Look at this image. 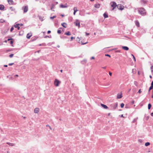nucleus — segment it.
I'll use <instances>...</instances> for the list:
<instances>
[{"label":"nucleus","instance_id":"nucleus-55","mask_svg":"<svg viewBox=\"0 0 153 153\" xmlns=\"http://www.w3.org/2000/svg\"><path fill=\"white\" fill-rule=\"evenodd\" d=\"M61 38H62L66 39V38L67 37H66V36H64V37H61Z\"/></svg>","mask_w":153,"mask_h":153},{"label":"nucleus","instance_id":"nucleus-31","mask_svg":"<svg viewBox=\"0 0 153 153\" xmlns=\"http://www.w3.org/2000/svg\"><path fill=\"white\" fill-rule=\"evenodd\" d=\"M124 105L123 103H122L120 105V106H121V108H123L124 106Z\"/></svg>","mask_w":153,"mask_h":153},{"label":"nucleus","instance_id":"nucleus-9","mask_svg":"<svg viewBox=\"0 0 153 153\" xmlns=\"http://www.w3.org/2000/svg\"><path fill=\"white\" fill-rule=\"evenodd\" d=\"M74 12L73 13L74 15H75L76 14V13L78 11V10L77 9V8L76 7H74Z\"/></svg>","mask_w":153,"mask_h":153},{"label":"nucleus","instance_id":"nucleus-4","mask_svg":"<svg viewBox=\"0 0 153 153\" xmlns=\"http://www.w3.org/2000/svg\"><path fill=\"white\" fill-rule=\"evenodd\" d=\"M112 4L111 5V6L113 7V8L112 10H113L115 7L117 6V5L116 4V3L114 1H113L112 2Z\"/></svg>","mask_w":153,"mask_h":153},{"label":"nucleus","instance_id":"nucleus-41","mask_svg":"<svg viewBox=\"0 0 153 153\" xmlns=\"http://www.w3.org/2000/svg\"><path fill=\"white\" fill-rule=\"evenodd\" d=\"M105 55L106 56H107L109 57H111L110 55H109V54H105Z\"/></svg>","mask_w":153,"mask_h":153},{"label":"nucleus","instance_id":"nucleus-6","mask_svg":"<svg viewBox=\"0 0 153 153\" xmlns=\"http://www.w3.org/2000/svg\"><path fill=\"white\" fill-rule=\"evenodd\" d=\"M68 7V5L66 3L65 4V5L61 4L60 5V7L61 8H67Z\"/></svg>","mask_w":153,"mask_h":153},{"label":"nucleus","instance_id":"nucleus-28","mask_svg":"<svg viewBox=\"0 0 153 153\" xmlns=\"http://www.w3.org/2000/svg\"><path fill=\"white\" fill-rule=\"evenodd\" d=\"M56 16H53L51 17H50V19H54V18H56Z\"/></svg>","mask_w":153,"mask_h":153},{"label":"nucleus","instance_id":"nucleus-33","mask_svg":"<svg viewBox=\"0 0 153 153\" xmlns=\"http://www.w3.org/2000/svg\"><path fill=\"white\" fill-rule=\"evenodd\" d=\"M131 55L133 56V59H134V61H136V59H135V57L134 56V55L132 54H131Z\"/></svg>","mask_w":153,"mask_h":153},{"label":"nucleus","instance_id":"nucleus-29","mask_svg":"<svg viewBox=\"0 0 153 153\" xmlns=\"http://www.w3.org/2000/svg\"><path fill=\"white\" fill-rule=\"evenodd\" d=\"M18 26H19V24H17L14 25V27L15 28H17L18 27Z\"/></svg>","mask_w":153,"mask_h":153},{"label":"nucleus","instance_id":"nucleus-23","mask_svg":"<svg viewBox=\"0 0 153 153\" xmlns=\"http://www.w3.org/2000/svg\"><path fill=\"white\" fill-rule=\"evenodd\" d=\"M38 17L39 19L41 20V21H42L44 20V19H43V18L41 16H38Z\"/></svg>","mask_w":153,"mask_h":153},{"label":"nucleus","instance_id":"nucleus-58","mask_svg":"<svg viewBox=\"0 0 153 153\" xmlns=\"http://www.w3.org/2000/svg\"><path fill=\"white\" fill-rule=\"evenodd\" d=\"M91 59H94V56H92V57H91Z\"/></svg>","mask_w":153,"mask_h":153},{"label":"nucleus","instance_id":"nucleus-59","mask_svg":"<svg viewBox=\"0 0 153 153\" xmlns=\"http://www.w3.org/2000/svg\"><path fill=\"white\" fill-rule=\"evenodd\" d=\"M7 65H4V67H7Z\"/></svg>","mask_w":153,"mask_h":153},{"label":"nucleus","instance_id":"nucleus-32","mask_svg":"<svg viewBox=\"0 0 153 153\" xmlns=\"http://www.w3.org/2000/svg\"><path fill=\"white\" fill-rule=\"evenodd\" d=\"M81 39V38H79V37H77L76 38V41L79 42L80 41V39Z\"/></svg>","mask_w":153,"mask_h":153},{"label":"nucleus","instance_id":"nucleus-53","mask_svg":"<svg viewBox=\"0 0 153 153\" xmlns=\"http://www.w3.org/2000/svg\"><path fill=\"white\" fill-rule=\"evenodd\" d=\"M14 77H18L19 76V75L17 74H16V75H15L14 76Z\"/></svg>","mask_w":153,"mask_h":153},{"label":"nucleus","instance_id":"nucleus-7","mask_svg":"<svg viewBox=\"0 0 153 153\" xmlns=\"http://www.w3.org/2000/svg\"><path fill=\"white\" fill-rule=\"evenodd\" d=\"M76 26L80 27V22L78 20H76L75 22H74Z\"/></svg>","mask_w":153,"mask_h":153},{"label":"nucleus","instance_id":"nucleus-61","mask_svg":"<svg viewBox=\"0 0 153 153\" xmlns=\"http://www.w3.org/2000/svg\"><path fill=\"white\" fill-rule=\"evenodd\" d=\"M106 68V67L105 66V67H102V68L105 69Z\"/></svg>","mask_w":153,"mask_h":153},{"label":"nucleus","instance_id":"nucleus-48","mask_svg":"<svg viewBox=\"0 0 153 153\" xmlns=\"http://www.w3.org/2000/svg\"><path fill=\"white\" fill-rule=\"evenodd\" d=\"M133 91L134 93H135L136 92V91L135 89H134L133 90Z\"/></svg>","mask_w":153,"mask_h":153},{"label":"nucleus","instance_id":"nucleus-19","mask_svg":"<svg viewBox=\"0 0 153 153\" xmlns=\"http://www.w3.org/2000/svg\"><path fill=\"white\" fill-rule=\"evenodd\" d=\"M31 36V34L30 33H28L27 34V38L28 39H29L30 38Z\"/></svg>","mask_w":153,"mask_h":153},{"label":"nucleus","instance_id":"nucleus-10","mask_svg":"<svg viewBox=\"0 0 153 153\" xmlns=\"http://www.w3.org/2000/svg\"><path fill=\"white\" fill-rule=\"evenodd\" d=\"M39 111V109L38 108H36L34 110V112L35 113H37Z\"/></svg>","mask_w":153,"mask_h":153},{"label":"nucleus","instance_id":"nucleus-3","mask_svg":"<svg viewBox=\"0 0 153 153\" xmlns=\"http://www.w3.org/2000/svg\"><path fill=\"white\" fill-rule=\"evenodd\" d=\"M22 10H23L24 13H26L28 10V7L27 6H23L22 7Z\"/></svg>","mask_w":153,"mask_h":153},{"label":"nucleus","instance_id":"nucleus-47","mask_svg":"<svg viewBox=\"0 0 153 153\" xmlns=\"http://www.w3.org/2000/svg\"><path fill=\"white\" fill-rule=\"evenodd\" d=\"M10 44H12L13 43V41L11 40L10 42Z\"/></svg>","mask_w":153,"mask_h":153},{"label":"nucleus","instance_id":"nucleus-13","mask_svg":"<svg viewBox=\"0 0 153 153\" xmlns=\"http://www.w3.org/2000/svg\"><path fill=\"white\" fill-rule=\"evenodd\" d=\"M94 7H95L99 8L100 7V4H97L95 5Z\"/></svg>","mask_w":153,"mask_h":153},{"label":"nucleus","instance_id":"nucleus-18","mask_svg":"<svg viewBox=\"0 0 153 153\" xmlns=\"http://www.w3.org/2000/svg\"><path fill=\"white\" fill-rule=\"evenodd\" d=\"M135 24H136V25L137 27H139V26H140L139 23L138 21H137V20L136 21H135Z\"/></svg>","mask_w":153,"mask_h":153},{"label":"nucleus","instance_id":"nucleus-17","mask_svg":"<svg viewBox=\"0 0 153 153\" xmlns=\"http://www.w3.org/2000/svg\"><path fill=\"white\" fill-rule=\"evenodd\" d=\"M64 27L66 28L67 27V24L64 22L61 24Z\"/></svg>","mask_w":153,"mask_h":153},{"label":"nucleus","instance_id":"nucleus-15","mask_svg":"<svg viewBox=\"0 0 153 153\" xmlns=\"http://www.w3.org/2000/svg\"><path fill=\"white\" fill-rule=\"evenodd\" d=\"M122 48L125 50H126V51H128V50L129 49V48H128V47H127V46H123L122 47Z\"/></svg>","mask_w":153,"mask_h":153},{"label":"nucleus","instance_id":"nucleus-56","mask_svg":"<svg viewBox=\"0 0 153 153\" xmlns=\"http://www.w3.org/2000/svg\"><path fill=\"white\" fill-rule=\"evenodd\" d=\"M18 30H19L20 29V27L19 26H18V27H17Z\"/></svg>","mask_w":153,"mask_h":153},{"label":"nucleus","instance_id":"nucleus-39","mask_svg":"<svg viewBox=\"0 0 153 153\" xmlns=\"http://www.w3.org/2000/svg\"><path fill=\"white\" fill-rule=\"evenodd\" d=\"M81 44L82 45H85V44H87V42H86L85 43H83L82 41H81Z\"/></svg>","mask_w":153,"mask_h":153},{"label":"nucleus","instance_id":"nucleus-20","mask_svg":"<svg viewBox=\"0 0 153 153\" xmlns=\"http://www.w3.org/2000/svg\"><path fill=\"white\" fill-rule=\"evenodd\" d=\"M65 34L68 35V36H70V35H71V33L70 32V31H68L65 32Z\"/></svg>","mask_w":153,"mask_h":153},{"label":"nucleus","instance_id":"nucleus-5","mask_svg":"<svg viewBox=\"0 0 153 153\" xmlns=\"http://www.w3.org/2000/svg\"><path fill=\"white\" fill-rule=\"evenodd\" d=\"M117 8L118 9L122 10L124 9V6L121 4H118L117 5Z\"/></svg>","mask_w":153,"mask_h":153},{"label":"nucleus","instance_id":"nucleus-27","mask_svg":"<svg viewBox=\"0 0 153 153\" xmlns=\"http://www.w3.org/2000/svg\"><path fill=\"white\" fill-rule=\"evenodd\" d=\"M137 119H138V117H137L136 118L134 119L133 120L132 122L133 123H134L136 121Z\"/></svg>","mask_w":153,"mask_h":153},{"label":"nucleus","instance_id":"nucleus-42","mask_svg":"<svg viewBox=\"0 0 153 153\" xmlns=\"http://www.w3.org/2000/svg\"><path fill=\"white\" fill-rule=\"evenodd\" d=\"M46 127H49V128H50V129L51 130L52 129V128H51V127L49 126V125H46Z\"/></svg>","mask_w":153,"mask_h":153},{"label":"nucleus","instance_id":"nucleus-22","mask_svg":"<svg viewBox=\"0 0 153 153\" xmlns=\"http://www.w3.org/2000/svg\"><path fill=\"white\" fill-rule=\"evenodd\" d=\"M103 16L105 18H106L108 17V14L105 13L103 14Z\"/></svg>","mask_w":153,"mask_h":153},{"label":"nucleus","instance_id":"nucleus-35","mask_svg":"<svg viewBox=\"0 0 153 153\" xmlns=\"http://www.w3.org/2000/svg\"><path fill=\"white\" fill-rule=\"evenodd\" d=\"M151 72L152 73L153 72V66H152L151 67Z\"/></svg>","mask_w":153,"mask_h":153},{"label":"nucleus","instance_id":"nucleus-51","mask_svg":"<svg viewBox=\"0 0 153 153\" xmlns=\"http://www.w3.org/2000/svg\"><path fill=\"white\" fill-rule=\"evenodd\" d=\"M51 32V31L50 30H48V31L47 33L48 34H49Z\"/></svg>","mask_w":153,"mask_h":153},{"label":"nucleus","instance_id":"nucleus-21","mask_svg":"<svg viewBox=\"0 0 153 153\" xmlns=\"http://www.w3.org/2000/svg\"><path fill=\"white\" fill-rule=\"evenodd\" d=\"M55 5L54 4H52L51 6V10H52L53 9L55 8Z\"/></svg>","mask_w":153,"mask_h":153},{"label":"nucleus","instance_id":"nucleus-1","mask_svg":"<svg viewBox=\"0 0 153 153\" xmlns=\"http://www.w3.org/2000/svg\"><path fill=\"white\" fill-rule=\"evenodd\" d=\"M138 11L139 13L142 16L146 15V12L145 10L143 8H139Z\"/></svg>","mask_w":153,"mask_h":153},{"label":"nucleus","instance_id":"nucleus-60","mask_svg":"<svg viewBox=\"0 0 153 153\" xmlns=\"http://www.w3.org/2000/svg\"><path fill=\"white\" fill-rule=\"evenodd\" d=\"M134 101H132V102H131V103L132 104H133L134 103Z\"/></svg>","mask_w":153,"mask_h":153},{"label":"nucleus","instance_id":"nucleus-16","mask_svg":"<svg viewBox=\"0 0 153 153\" xmlns=\"http://www.w3.org/2000/svg\"><path fill=\"white\" fill-rule=\"evenodd\" d=\"M8 2L10 4H12L13 3V0H8Z\"/></svg>","mask_w":153,"mask_h":153},{"label":"nucleus","instance_id":"nucleus-14","mask_svg":"<svg viewBox=\"0 0 153 153\" xmlns=\"http://www.w3.org/2000/svg\"><path fill=\"white\" fill-rule=\"evenodd\" d=\"M4 6L3 5L0 4V10H4Z\"/></svg>","mask_w":153,"mask_h":153},{"label":"nucleus","instance_id":"nucleus-37","mask_svg":"<svg viewBox=\"0 0 153 153\" xmlns=\"http://www.w3.org/2000/svg\"><path fill=\"white\" fill-rule=\"evenodd\" d=\"M152 89H153V87H150L149 89V91L150 90H151Z\"/></svg>","mask_w":153,"mask_h":153},{"label":"nucleus","instance_id":"nucleus-57","mask_svg":"<svg viewBox=\"0 0 153 153\" xmlns=\"http://www.w3.org/2000/svg\"><path fill=\"white\" fill-rule=\"evenodd\" d=\"M13 39H12V38H11V39H7V41H9L10 40H12Z\"/></svg>","mask_w":153,"mask_h":153},{"label":"nucleus","instance_id":"nucleus-50","mask_svg":"<svg viewBox=\"0 0 153 153\" xmlns=\"http://www.w3.org/2000/svg\"><path fill=\"white\" fill-rule=\"evenodd\" d=\"M141 92V90L140 89L138 91V93H140Z\"/></svg>","mask_w":153,"mask_h":153},{"label":"nucleus","instance_id":"nucleus-43","mask_svg":"<svg viewBox=\"0 0 153 153\" xmlns=\"http://www.w3.org/2000/svg\"><path fill=\"white\" fill-rule=\"evenodd\" d=\"M71 41H72L73 40V39H75V38L74 37H71Z\"/></svg>","mask_w":153,"mask_h":153},{"label":"nucleus","instance_id":"nucleus-52","mask_svg":"<svg viewBox=\"0 0 153 153\" xmlns=\"http://www.w3.org/2000/svg\"><path fill=\"white\" fill-rule=\"evenodd\" d=\"M85 34L87 36L89 35V33H87V32H85Z\"/></svg>","mask_w":153,"mask_h":153},{"label":"nucleus","instance_id":"nucleus-2","mask_svg":"<svg viewBox=\"0 0 153 153\" xmlns=\"http://www.w3.org/2000/svg\"><path fill=\"white\" fill-rule=\"evenodd\" d=\"M60 83V82L57 79H55L54 82L55 86H58Z\"/></svg>","mask_w":153,"mask_h":153},{"label":"nucleus","instance_id":"nucleus-36","mask_svg":"<svg viewBox=\"0 0 153 153\" xmlns=\"http://www.w3.org/2000/svg\"><path fill=\"white\" fill-rule=\"evenodd\" d=\"M13 55L14 54H10L9 55V57H10V58H12L13 57Z\"/></svg>","mask_w":153,"mask_h":153},{"label":"nucleus","instance_id":"nucleus-34","mask_svg":"<svg viewBox=\"0 0 153 153\" xmlns=\"http://www.w3.org/2000/svg\"><path fill=\"white\" fill-rule=\"evenodd\" d=\"M4 22V20L3 19H0V22L1 23H3Z\"/></svg>","mask_w":153,"mask_h":153},{"label":"nucleus","instance_id":"nucleus-11","mask_svg":"<svg viewBox=\"0 0 153 153\" xmlns=\"http://www.w3.org/2000/svg\"><path fill=\"white\" fill-rule=\"evenodd\" d=\"M117 102L116 103H114L113 105V109H115L117 108Z\"/></svg>","mask_w":153,"mask_h":153},{"label":"nucleus","instance_id":"nucleus-40","mask_svg":"<svg viewBox=\"0 0 153 153\" xmlns=\"http://www.w3.org/2000/svg\"><path fill=\"white\" fill-rule=\"evenodd\" d=\"M136 71V69H133L132 70V72L134 73V72H135Z\"/></svg>","mask_w":153,"mask_h":153},{"label":"nucleus","instance_id":"nucleus-46","mask_svg":"<svg viewBox=\"0 0 153 153\" xmlns=\"http://www.w3.org/2000/svg\"><path fill=\"white\" fill-rule=\"evenodd\" d=\"M14 64L13 63H9L8 65L10 66H11V65H13Z\"/></svg>","mask_w":153,"mask_h":153},{"label":"nucleus","instance_id":"nucleus-45","mask_svg":"<svg viewBox=\"0 0 153 153\" xmlns=\"http://www.w3.org/2000/svg\"><path fill=\"white\" fill-rule=\"evenodd\" d=\"M18 24H19V26H22L23 25V24L22 23Z\"/></svg>","mask_w":153,"mask_h":153},{"label":"nucleus","instance_id":"nucleus-30","mask_svg":"<svg viewBox=\"0 0 153 153\" xmlns=\"http://www.w3.org/2000/svg\"><path fill=\"white\" fill-rule=\"evenodd\" d=\"M57 32L58 34H60L61 33V30H57Z\"/></svg>","mask_w":153,"mask_h":153},{"label":"nucleus","instance_id":"nucleus-24","mask_svg":"<svg viewBox=\"0 0 153 153\" xmlns=\"http://www.w3.org/2000/svg\"><path fill=\"white\" fill-rule=\"evenodd\" d=\"M7 144L9 145L10 146H14L13 144L12 143H10L7 142Z\"/></svg>","mask_w":153,"mask_h":153},{"label":"nucleus","instance_id":"nucleus-49","mask_svg":"<svg viewBox=\"0 0 153 153\" xmlns=\"http://www.w3.org/2000/svg\"><path fill=\"white\" fill-rule=\"evenodd\" d=\"M109 74L111 76L112 74V73L111 72H109Z\"/></svg>","mask_w":153,"mask_h":153},{"label":"nucleus","instance_id":"nucleus-44","mask_svg":"<svg viewBox=\"0 0 153 153\" xmlns=\"http://www.w3.org/2000/svg\"><path fill=\"white\" fill-rule=\"evenodd\" d=\"M82 62H83L86 63L87 62V60H86L85 59L82 61Z\"/></svg>","mask_w":153,"mask_h":153},{"label":"nucleus","instance_id":"nucleus-26","mask_svg":"<svg viewBox=\"0 0 153 153\" xmlns=\"http://www.w3.org/2000/svg\"><path fill=\"white\" fill-rule=\"evenodd\" d=\"M151 107V105L150 103H149L148 105V108L149 110L150 109Z\"/></svg>","mask_w":153,"mask_h":153},{"label":"nucleus","instance_id":"nucleus-25","mask_svg":"<svg viewBox=\"0 0 153 153\" xmlns=\"http://www.w3.org/2000/svg\"><path fill=\"white\" fill-rule=\"evenodd\" d=\"M150 144V143L149 142H146L145 144V146H149Z\"/></svg>","mask_w":153,"mask_h":153},{"label":"nucleus","instance_id":"nucleus-63","mask_svg":"<svg viewBox=\"0 0 153 153\" xmlns=\"http://www.w3.org/2000/svg\"><path fill=\"white\" fill-rule=\"evenodd\" d=\"M151 115L152 116H153V112L151 113Z\"/></svg>","mask_w":153,"mask_h":153},{"label":"nucleus","instance_id":"nucleus-64","mask_svg":"<svg viewBox=\"0 0 153 153\" xmlns=\"http://www.w3.org/2000/svg\"><path fill=\"white\" fill-rule=\"evenodd\" d=\"M10 9L12 10H13V8L12 7H10Z\"/></svg>","mask_w":153,"mask_h":153},{"label":"nucleus","instance_id":"nucleus-38","mask_svg":"<svg viewBox=\"0 0 153 153\" xmlns=\"http://www.w3.org/2000/svg\"><path fill=\"white\" fill-rule=\"evenodd\" d=\"M14 29V28L13 27H11V29H10V31L11 32H12V31Z\"/></svg>","mask_w":153,"mask_h":153},{"label":"nucleus","instance_id":"nucleus-62","mask_svg":"<svg viewBox=\"0 0 153 153\" xmlns=\"http://www.w3.org/2000/svg\"><path fill=\"white\" fill-rule=\"evenodd\" d=\"M137 82H134V84L136 85H137Z\"/></svg>","mask_w":153,"mask_h":153},{"label":"nucleus","instance_id":"nucleus-12","mask_svg":"<svg viewBox=\"0 0 153 153\" xmlns=\"http://www.w3.org/2000/svg\"><path fill=\"white\" fill-rule=\"evenodd\" d=\"M101 105L102 107H103L105 109H107L108 108V107L105 105H104L102 104H101Z\"/></svg>","mask_w":153,"mask_h":153},{"label":"nucleus","instance_id":"nucleus-54","mask_svg":"<svg viewBox=\"0 0 153 153\" xmlns=\"http://www.w3.org/2000/svg\"><path fill=\"white\" fill-rule=\"evenodd\" d=\"M151 86H153V81H152L151 83Z\"/></svg>","mask_w":153,"mask_h":153},{"label":"nucleus","instance_id":"nucleus-8","mask_svg":"<svg viewBox=\"0 0 153 153\" xmlns=\"http://www.w3.org/2000/svg\"><path fill=\"white\" fill-rule=\"evenodd\" d=\"M122 97V93H121L120 94H118L117 96V99H120Z\"/></svg>","mask_w":153,"mask_h":153}]
</instances>
